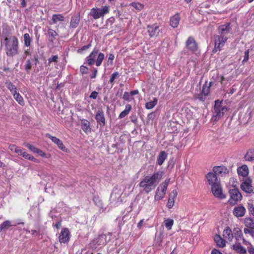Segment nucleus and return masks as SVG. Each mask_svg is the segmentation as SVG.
Listing matches in <instances>:
<instances>
[{
  "label": "nucleus",
  "mask_w": 254,
  "mask_h": 254,
  "mask_svg": "<svg viewBox=\"0 0 254 254\" xmlns=\"http://www.w3.org/2000/svg\"><path fill=\"white\" fill-rule=\"evenodd\" d=\"M46 136V137L51 139L52 142L56 144L58 147L62 150L65 151L66 150L65 147L64 145L63 142L60 139L57 138L55 136H53L49 133H47Z\"/></svg>",
  "instance_id": "obj_19"
},
{
  "label": "nucleus",
  "mask_w": 254,
  "mask_h": 254,
  "mask_svg": "<svg viewBox=\"0 0 254 254\" xmlns=\"http://www.w3.org/2000/svg\"><path fill=\"white\" fill-rule=\"evenodd\" d=\"M207 95L203 94L202 92L198 94H196L195 95V98L196 99H198L199 101L203 102L206 98Z\"/></svg>",
  "instance_id": "obj_48"
},
{
  "label": "nucleus",
  "mask_w": 254,
  "mask_h": 254,
  "mask_svg": "<svg viewBox=\"0 0 254 254\" xmlns=\"http://www.w3.org/2000/svg\"><path fill=\"white\" fill-rule=\"evenodd\" d=\"M105 58L104 54L101 52L98 53V50L95 48L85 60L89 65L95 64L97 66L101 65Z\"/></svg>",
  "instance_id": "obj_3"
},
{
  "label": "nucleus",
  "mask_w": 254,
  "mask_h": 254,
  "mask_svg": "<svg viewBox=\"0 0 254 254\" xmlns=\"http://www.w3.org/2000/svg\"><path fill=\"white\" fill-rule=\"evenodd\" d=\"M234 237L237 241L242 240L243 237L242 231L240 229L236 230V232L234 233Z\"/></svg>",
  "instance_id": "obj_44"
},
{
  "label": "nucleus",
  "mask_w": 254,
  "mask_h": 254,
  "mask_svg": "<svg viewBox=\"0 0 254 254\" xmlns=\"http://www.w3.org/2000/svg\"><path fill=\"white\" fill-rule=\"evenodd\" d=\"M237 173L239 176L246 177L249 174V168L247 165H243L237 168Z\"/></svg>",
  "instance_id": "obj_21"
},
{
  "label": "nucleus",
  "mask_w": 254,
  "mask_h": 254,
  "mask_svg": "<svg viewBox=\"0 0 254 254\" xmlns=\"http://www.w3.org/2000/svg\"><path fill=\"white\" fill-rule=\"evenodd\" d=\"M131 5L138 10H141L143 7V5L138 2H132Z\"/></svg>",
  "instance_id": "obj_50"
},
{
  "label": "nucleus",
  "mask_w": 254,
  "mask_h": 254,
  "mask_svg": "<svg viewBox=\"0 0 254 254\" xmlns=\"http://www.w3.org/2000/svg\"><path fill=\"white\" fill-rule=\"evenodd\" d=\"M158 100L156 98H153V99L151 101L147 102L145 104V108L148 110L153 108L157 104Z\"/></svg>",
  "instance_id": "obj_35"
},
{
  "label": "nucleus",
  "mask_w": 254,
  "mask_h": 254,
  "mask_svg": "<svg viewBox=\"0 0 254 254\" xmlns=\"http://www.w3.org/2000/svg\"><path fill=\"white\" fill-rule=\"evenodd\" d=\"M170 179H166L162 183H161L159 186L157 188L155 194L154 196V199L155 200H159L164 198L166 190L170 182Z\"/></svg>",
  "instance_id": "obj_5"
},
{
  "label": "nucleus",
  "mask_w": 254,
  "mask_h": 254,
  "mask_svg": "<svg viewBox=\"0 0 254 254\" xmlns=\"http://www.w3.org/2000/svg\"><path fill=\"white\" fill-rule=\"evenodd\" d=\"M32 67V63L30 60L26 61L25 64V69L27 73H29Z\"/></svg>",
  "instance_id": "obj_49"
},
{
  "label": "nucleus",
  "mask_w": 254,
  "mask_h": 254,
  "mask_svg": "<svg viewBox=\"0 0 254 254\" xmlns=\"http://www.w3.org/2000/svg\"><path fill=\"white\" fill-rule=\"evenodd\" d=\"M97 71L98 70L97 69H94L93 70V72L90 76L91 78H94L96 77Z\"/></svg>",
  "instance_id": "obj_59"
},
{
  "label": "nucleus",
  "mask_w": 254,
  "mask_h": 254,
  "mask_svg": "<svg viewBox=\"0 0 254 254\" xmlns=\"http://www.w3.org/2000/svg\"><path fill=\"white\" fill-rule=\"evenodd\" d=\"M36 153L38 154L40 156L42 157H46V154L39 149H38Z\"/></svg>",
  "instance_id": "obj_60"
},
{
  "label": "nucleus",
  "mask_w": 254,
  "mask_h": 254,
  "mask_svg": "<svg viewBox=\"0 0 254 254\" xmlns=\"http://www.w3.org/2000/svg\"><path fill=\"white\" fill-rule=\"evenodd\" d=\"M178 192L177 190H173L169 195V198L167 204L168 208H172L174 205L175 199L177 197Z\"/></svg>",
  "instance_id": "obj_17"
},
{
  "label": "nucleus",
  "mask_w": 254,
  "mask_h": 254,
  "mask_svg": "<svg viewBox=\"0 0 254 254\" xmlns=\"http://www.w3.org/2000/svg\"><path fill=\"white\" fill-rule=\"evenodd\" d=\"M180 20L179 14L178 13L175 14L170 18V25L173 28L178 27Z\"/></svg>",
  "instance_id": "obj_26"
},
{
  "label": "nucleus",
  "mask_w": 254,
  "mask_h": 254,
  "mask_svg": "<svg viewBox=\"0 0 254 254\" xmlns=\"http://www.w3.org/2000/svg\"><path fill=\"white\" fill-rule=\"evenodd\" d=\"M64 17L62 14H55L52 15V20L53 24H56L59 21H64Z\"/></svg>",
  "instance_id": "obj_31"
},
{
  "label": "nucleus",
  "mask_w": 254,
  "mask_h": 254,
  "mask_svg": "<svg viewBox=\"0 0 254 254\" xmlns=\"http://www.w3.org/2000/svg\"><path fill=\"white\" fill-rule=\"evenodd\" d=\"M244 158L246 161H253L254 160V148L249 149L245 155Z\"/></svg>",
  "instance_id": "obj_28"
},
{
  "label": "nucleus",
  "mask_w": 254,
  "mask_h": 254,
  "mask_svg": "<svg viewBox=\"0 0 254 254\" xmlns=\"http://www.w3.org/2000/svg\"><path fill=\"white\" fill-rule=\"evenodd\" d=\"M246 212V208L242 205H239L235 207L233 209V214L237 217H243Z\"/></svg>",
  "instance_id": "obj_20"
},
{
  "label": "nucleus",
  "mask_w": 254,
  "mask_h": 254,
  "mask_svg": "<svg viewBox=\"0 0 254 254\" xmlns=\"http://www.w3.org/2000/svg\"><path fill=\"white\" fill-rule=\"evenodd\" d=\"M252 182L250 178H244L241 185L242 190L247 193L253 192L254 189L252 186Z\"/></svg>",
  "instance_id": "obj_10"
},
{
  "label": "nucleus",
  "mask_w": 254,
  "mask_h": 254,
  "mask_svg": "<svg viewBox=\"0 0 254 254\" xmlns=\"http://www.w3.org/2000/svg\"><path fill=\"white\" fill-rule=\"evenodd\" d=\"M80 121L82 129L87 134L90 132L91 128L89 122L86 119H81Z\"/></svg>",
  "instance_id": "obj_23"
},
{
  "label": "nucleus",
  "mask_w": 254,
  "mask_h": 254,
  "mask_svg": "<svg viewBox=\"0 0 254 254\" xmlns=\"http://www.w3.org/2000/svg\"><path fill=\"white\" fill-rule=\"evenodd\" d=\"M13 96L14 99L18 103L19 105L21 106H23L24 105L23 98L19 93L16 92L13 94Z\"/></svg>",
  "instance_id": "obj_36"
},
{
  "label": "nucleus",
  "mask_w": 254,
  "mask_h": 254,
  "mask_svg": "<svg viewBox=\"0 0 254 254\" xmlns=\"http://www.w3.org/2000/svg\"><path fill=\"white\" fill-rule=\"evenodd\" d=\"M211 254H222L219 251L214 249L211 252Z\"/></svg>",
  "instance_id": "obj_64"
},
{
  "label": "nucleus",
  "mask_w": 254,
  "mask_h": 254,
  "mask_svg": "<svg viewBox=\"0 0 254 254\" xmlns=\"http://www.w3.org/2000/svg\"><path fill=\"white\" fill-rule=\"evenodd\" d=\"M206 178L207 182L211 187L220 183V180L218 179L217 175L213 172H209L206 175Z\"/></svg>",
  "instance_id": "obj_14"
},
{
  "label": "nucleus",
  "mask_w": 254,
  "mask_h": 254,
  "mask_svg": "<svg viewBox=\"0 0 254 254\" xmlns=\"http://www.w3.org/2000/svg\"><path fill=\"white\" fill-rule=\"evenodd\" d=\"M214 240L217 246L220 248H223L226 245L225 241L220 235H216L214 236Z\"/></svg>",
  "instance_id": "obj_27"
},
{
  "label": "nucleus",
  "mask_w": 254,
  "mask_h": 254,
  "mask_svg": "<svg viewBox=\"0 0 254 254\" xmlns=\"http://www.w3.org/2000/svg\"><path fill=\"white\" fill-rule=\"evenodd\" d=\"M80 70L82 74H85L87 72L88 68L86 66L82 65L80 66Z\"/></svg>",
  "instance_id": "obj_56"
},
{
  "label": "nucleus",
  "mask_w": 254,
  "mask_h": 254,
  "mask_svg": "<svg viewBox=\"0 0 254 254\" xmlns=\"http://www.w3.org/2000/svg\"><path fill=\"white\" fill-rule=\"evenodd\" d=\"M211 191L213 194L217 198L224 199L226 195L222 192V189L220 183L211 187Z\"/></svg>",
  "instance_id": "obj_11"
},
{
  "label": "nucleus",
  "mask_w": 254,
  "mask_h": 254,
  "mask_svg": "<svg viewBox=\"0 0 254 254\" xmlns=\"http://www.w3.org/2000/svg\"><path fill=\"white\" fill-rule=\"evenodd\" d=\"M248 205L250 213L254 216V204L252 203H248Z\"/></svg>",
  "instance_id": "obj_51"
},
{
  "label": "nucleus",
  "mask_w": 254,
  "mask_h": 254,
  "mask_svg": "<svg viewBox=\"0 0 254 254\" xmlns=\"http://www.w3.org/2000/svg\"><path fill=\"white\" fill-rule=\"evenodd\" d=\"M131 110V106L130 104L126 105L125 109L120 114L119 118L120 119L124 118L129 114Z\"/></svg>",
  "instance_id": "obj_33"
},
{
  "label": "nucleus",
  "mask_w": 254,
  "mask_h": 254,
  "mask_svg": "<svg viewBox=\"0 0 254 254\" xmlns=\"http://www.w3.org/2000/svg\"><path fill=\"white\" fill-rule=\"evenodd\" d=\"M14 152L18 154V155L22 156L23 157L26 159L33 161L34 162H37V159L25 151H24L23 150L19 149L18 147H15Z\"/></svg>",
  "instance_id": "obj_16"
},
{
  "label": "nucleus",
  "mask_w": 254,
  "mask_h": 254,
  "mask_svg": "<svg viewBox=\"0 0 254 254\" xmlns=\"http://www.w3.org/2000/svg\"><path fill=\"white\" fill-rule=\"evenodd\" d=\"M231 27L230 23H227L225 24L221 25L218 28V33L220 35H226L230 32Z\"/></svg>",
  "instance_id": "obj_15"
},
{
  "label": "nucleus",
  "mask_w": 254,
  "mask_h": 254,
  "mask_svg": "<svg viewBox=\"0 0 254 254\" xmlns=\"http://www.w3.org/2000/svg\"><path fill=\"white\" fill-rule=\"evenodd\" d=\"M186 48L191 52H195L197 50V44L192 37H189L186 42Z\"/></svg>",
  "instance_id": "obj_13"
},
{
  "label": "nucleus",
  "mask_w": 254,
  "mask_h": 254,
  "mask_svg": "<svg viewBox=\"0 0 254 254\" xmlns=\"http://www.w3.org/2000/svg\"><path fill=\"white\" fill-rule=\"evenodd\" d=\"M248 251L250 254H254V247L252 245L249 246Z\"/></svg>",
  "instance_id": "obj_58"
},
{
  "label": "nucleus",
  "mask_w": 254,
  "mask_h": 254,
  "mask_svg": "<svg viewBox=\"0 0 254 254\" xmlns=\"http://www.w3.org/2000/svg\"><path fill=\"white\" fill-rule=\"evenodd\" d=\"M5 84L12 95L17 92V88L12 82H6Z\"/></svg>",
  "instance_id": "obj_40"
},
{
  "label": "nucleus",
  "mask_w": 254,
  "mask_h": 254,
  "mask_svg": "<svg viewBox=\"0 0 254 254\" xmlns=\"http://www.w3.org/2000/svg\"><path fill=\"white\" fill-rule=\"evenodd\" d=\"M24 146L28 148L31 151L34 152V153H37L38 148L35 147L32 145H31L30 144L28 143H24Z\"/></svg>",
  "instance_id": "obj_46"
},
{
  "label": "nucleus",
  "mask_w": 254,
  "mask_h": 254,
  "mask_svg": "<svg viewBox=\"0 0 254 254\" xmlns=\"http://www.w3.org/2000/svg\"><path fill=\"white\" fill-rule=\"evenodd\" d=\"M228 37L226 35H216L214 36V48L213 51H220L225 45Z\"/></svg>",
  "instance_id": "obj_7"
},
{
  "label": "nucleus",
  "mask_w": 254,
  "mask_h": 254,
  "mask_svg": "<svg viewBox=\"0 0 254 254\" xmlns=\"http://www.w3.org/2000/svg\"><path fill=\"white\" fill-rule=\"evenodd\" d=\"M54 227H56L57 229H59L61 227V222L58 221L55 224H53Z\"/></svg>",
  "instance_id": "obj_61"
},
{
  "label": "nucleus",
  "mask_w": 254,
  "mask_h": 254,
  "mask_svg": "<svg viewBox=\"0 0 254 254\" xmlns=\"http://www.w3.org/2000/svg\"><path fill=\"white\" fill-rule=\"evenodd\" d=\"M211 84L212 82H210L208 84L207 81H206L203 85L201 92L207 96L209 93L210 87L211 86Z\"/></svg>",
  "instance_id": "obj_38"
},
{
  "label": "nucleus",
  "mask_w": 254,
  "mask_h": 254,
  "mask_svg": "<svg viewBox=\"0 0 254 254\" xmlns=\"http://www.w3.org/2000/svg\"><path fill=\"white\" fill-rule=\"evenodd\" d=\"M79 17L78 16L72 17L70 21V27L71 28H76L79 24Z\"/></svg>",
  "instance_id": "obj_34"
},
{
  "label": "nucleus",
  "mask_w": 254,
  "mask_h": 254,
  "mask_svg": "<svg viewBox=\"0 0 254 254\" xmlns=\"http://www.w3.org/2000/svg\"><path fill=\"white\" fill-rule=\"evenodd\" d=\"M167 157V153L164 151H161L159 154L157 158V163L159 165H161L166 159Z\"/></svg>",
  "instance_id": "obj_30"
},
{
  "label": "nucleus",
  "mask_w": 254,
  "mask_h": 254,
  "mask_svg": "<svg viewBox=\"0 0 254 254\" xmlns=\"http://www.w3.org/2000/svg\"><path fill=\"white\" fill-rule=\"evenodd\" d=\"M58 58H59L57 55L52 56L48 59V64H50L52 62L57 63Z\"/></svg>",
  "instance_id": "obj_52"
},
{
  "label": "nucleus",
  "mask_w": 254,
  "mask_h": 254,
  "mask_svg": "<svg viewBox=\"0 0 254 254\" xmlns=\"http://www.w3.org/2000/svg\"><path fill=\"white\" fill-rule=\"evenodd\" d=\"M148 32L151 37L157 36L160 32L159 27L157 25L148 26Z\"/></svg>",
  "instance_id": "obj_24"
},
{
  "label": "nucleus",
  "mask_w": 254,
  "mask_h": 254,
  "mask_svg": "<svg viewBox=\"0 0 254 254\" xmlns=\"http://www.w3.org/2000/svg\"><path fill=\"white\" fill-rule=\"evenodd\" d=\"M233 248L237 253L240 254H246L247 253L246 249L242 246L239 243H236L234 244L233 245Z\"/></svg>",
  "instance_id": "obj_25"
},
{
  "label": "nucleus",
  "mask_w": 254,
  "mask_h": 254,
  "mask_svg": "<svg viewBox=\"0 0 254 254\" xmlns=\"http://www.w3.org/2000/svg\"><path fill=\"white\" fill-rule=\"evenodd\" d=\"M249 50H248L246 51L245 52V55H244V59L243 60V62H246L248 61V60H249Z\"/></svg>",
  "instance_id": "obj_55"
},
{
  "label": "nucleus",
  "mask_w": 254,
  "mask_h": 254,
  "mask_svg": "<svg viewBox=\"0 0 254 254\" xmlns=\"http://www.w3.org/2000/svg\"><path fill=\"white\" fill-rule=\"evenodd\" d=\"M24 44L26 47H29L32 42V39L28 33H25L23 35Z\"/></svg>",
  "instance_id": "obj_41"
},
{
  "label": "nucleus",
  "mask_w": 254,
  "mask_h": 254,
  "mask_svg": "<svg viewBox=\"0 0 254 254\" xmlns=\"http://www.w3.org/2000/svg\"><path fill=\"white\" fill-rule=\"evenodd\" d=\"M244 232L245 234H249L252 238H254V229L246 227L244 229Z\"/></svg>",
  "instance_id": "obj_47"
},
{
  "label": "nucleus",
  "mask_w": 254,
  "mask_h": 254,
  "mask_svg": "<svg viewBox=\"0 0 254 254\" xmlns=\"http://www.w3.org/2000/svg\"><path fill=\"white\" fill-rule=\"evenodd\" d=\"M95 119L98 124H99L102 126H105V119L104 112L102 111H99L97 113L95 116Z\"/></svg>",
  "instance_id": "obj_22"
},
{
  "label": "nucleus",
  "mask_w": 254,
  "mask_h": 254,
  "mask_svg": "<svg viewBox=\"0 0 254 254\" xmlns=\"http://www.w3.org/2000/svg\"><path fill=\"white\" fill-rule=\"evenodd\" d=\"M107 235L106 234L101 235L99 237L98 242H99V245H106L110 240H107Z\"/></svg>",
  "instance_id": "obj_43"
},
{
  "label": "nucleus",
  "mask_w": 254,
  "mask_h": 254,
  "mask_svg": "<svg viewBox=\"0 0 254 254\" xmlns=\"http://www.w3.org/2000/svg\"><path fill=\"white\" fill-rule=\"evenodd\" d=\"M119 75V72H114L112 75H111V77L110 78V82L111 83H112L114 82L115 78L118 77V76Z\"/></svg>",
  "instance_id": "obj_53"
},
{
  "label": "nucleus",
  "mask_w": 254,
  "mask_h": 254,
  "mask_svg": "<svg viewBox=\"0 0 254 254\" xmlns=\"http://www.w3.org/2000/svg\"><path fill=\"white\" fill-rule=\"evenodd\" d=\"M174 221L172 219L167 218L164 220V225L167 230L172 229Z\"/></svg>",
  "instance_id": "obj_37"
},
{
  "label": "nucleus",
  "mask_w": 254,
  "mask_h": 254,
  "mask_svg": "<svg viewBox=\"0 0 254 254\" xmlns=\"http://www.w3.org/2000/svg\"><path fill=\"white\" fill-rule=\"evenodd\" d=\"M70 232L69 229L67 228H64L62 229L59 237V241L60 243H66L69 241Z\"/></svg>",
  "instance_id": "obj_12"
},
{
  "label": "nucleus",
  "mask_w": 254,
  "mask_h": 254,
  "mask_svg": "<svg viewBox=\"0 0 254 254\" xmlns=\"http://www.w3.org/2000/svg\"><path fill=\"white\" fill-rule=\"evenodd\" d=\"M98 95V93L97 92L95 91H93L90 95V98L93 99H96Z\"/></svg>",
  "instance_id": "obj_57"
},
{
  "label": "nucleus",
  "mask_w": 254,
  "mask_h": 254,
  "mask_svg": "<svg viewBox=\"0 0 254 254\" xmlns=\"http://www.w3.org/2000/svg\"><path fill=\"white\" fill-rule=\"evenodd\" d=\"M26 232H27V233H31V234L33 235H36L38 234V232L36 230H32L31 231L30 230H26Z\"/></svg>",
  "instance_id": "obj_62"
},
{
  "label": "nucleus",
  "mask_w": 254,
  "mask_h": 254,
  "mask_svg": "<svg viewBox=\"0 0 254 254\" xmlns=\"http://www.w3.org/2000/svg\"><path fill=\"white\" fill-rule=\"evenodd\" d=\"M110 7L108 6H104L102 8H92L89 13V15L94 19H97L104 16L109 12Z\"/></svg>",
  "instance_id": "obj_6"
},
{
  "label": "nucleus",
  "mask_w": 254,
  "mask_h": 254,
  "mask_svg": "<svg viewBox=\"0 0 254 254\" xmlns=\"http://www.w3.org/2000/svg\"><path fill=\"white\" fill-rule=\"evenodd\" d=\"M212 171L215 175H220L222 176L229 173L228 169L223 166H215Z\"/></svg>",
  "instance_id": "obj_18"
},
{
  "label": "nucleus",
  "mask_w": 254,
  "mask_h": 254,
  "mask_svg": "<svg viewBox=\"0 0 254 254\" xmlns=\"http://www.w3.org/2000/svg\"><path fill=\"white\" fill-rule=\"evenodd\" d=\"M91 46V44L90 43H89V44H88L87 45H85V46H83L82 47H81L80 49H78V52L81 53L82 51L89 49Z\"/></svg>",
  "instance_id": "obj_54"
},
{
  "label": "nucleus",
  "mask_w": 254,
  "mask_h": 254,
  "mask_svg": "<svg viewBox=\"0 0 254 254\" xmlns=\"http://www.w3.org/2000/svg\"><path fill=\"white\" fill-rule=\"evenodd\" d=\"M123 99L128 102H130L133 100V98L131 97V94L129 92H125L123 96Z\"/></svg>",
  "instance_id": "obj_45"
},
{
  "label": "nucleus",
  "mask_w": 254,
  "mask_h": 254,
  "mask_svg": "<svg viewBox=\"0 0 254 254\" xmlns=\"http://www.w3.org/2000/svg\"><path fill=\"white\" fill-rule=\"evenodd\" d=\"M124 192L122 191L121 187L119 188L116 187L114 189L110 196V200L112 202H115V204L121 203L123 200L121 198Z\"/></svg>",
  "instance_id": "obj_9"
},
{
  "label": "nucleus",
  "mask_w": 254,
  "mask_h": 254,
  "mask_svg": "<svg viewBox=\"0 0 254 254\" xmlns=\"http://www.w3.org/2000/svg\"><path fill=\"white\" fill-rule=\"evenodd\" d=\"M223 236L229 241H231L233 238V235L232 233L231 229L227 227H226L223 232Z\"/></svg>",
  "instance_id": "obj_29"
},
{
  "label": "nucleus",
  "mask_w": 254,
  "mask_h": 254,
  "mask_svg": "<svg viewBox=\"0 0 254 254\" xmlns=\"http://www.w3.org/2000/svg\"><path fill=\"white\" fill-rule=\"evenodd\" d=\"M244 223L247 228L254 229V219L247 217L244 220Z\"/></svg>",
  "instance_id": "obj_32"
},
{
  "label": "nucleus",
  "mask_w": 254,
  "mask_h": 254,
  "mask_svg": "<svg viewBox=\"0 0 254 254\" xmlns=\"http://www.w3.org/2000/svg\"><path fill=\"white\" fill-rule=\"evenodd\" d=\"M114 58H115V56L113 54H110L109 58H108V61H110L111 63L112 64Z\"/></svg>",
  "instance_id": "obj_63"
},
{
  "label": "nucleus",
  "mask_w": 254,
  "mask_h": 254,
  "mask_svg": "<svg viewBox=\"0 0 254 254\" xmlns=\"http://www.w3.org/2000/svg\"><path fill=\"white\" fill-rule=\"evenodd\" d=\"M230 199L228 202L232 205H235L237 202L240 201L242 199V195L238 189L236 188H233L230 189L229 190Z\"/></svg>",
  "instance_id": "obj_8"
},
{
  "label": "nucleus",
  "mask_w": 254,
  "mask_h": 254,
  "mask_svg": "<svg viewBox=\"0 0 254 254\" xmlns=\"http://www.w3.org/2000/svg\"><path fill=\"white\" fill-rule=\"evenodd\" d=\"M12 225L11 221L9 220H6L3 222L1 225H0V232L2 230H7Z\"/></svg>",
  "instance_id": "obj_39"
},
{
  "label": "nucleus",
  "mask_w": 254,
  "mask_h": 254,
  "mask_svg": "<svg viewBox=\"0 0 254 254\" xmlns=\"http://www.w3.org/2000/svg\"><path fill=\"white\" fill-rule=\"evenodd\" d=\"M48 34L49 37V40L52 42L56 39V37L58 35L56 31L52 29L48 30Z\"/></svg>",
  "instance_id": "obj_42"
},
{
  "label": "nucleus",
  "mask_w": 254,
  "mask_h": 254,
  "mask_svg": "<svg viewBox=\"0 0 254 254\" xmlns=\"http://www.w3.org/2000/svg\"><path fill=\"white\" fill-rule=\"evenodd\" d=\"M228 109L226 106H223L222 102L219 100L215 101L214 106V113L213 119L214 121H218L222 117L225 112L228 111Z\"/></svg>",
  "instance_id": "obj_4"
},
{
  "label": "nucleus",
  "mask_w": 254,
  "mask_h": 254,
  "mask_svg": "<svg viewBox=\"0 0 254 254\" xmlns=\"http://www.w3.org/2000/svg\"><path fill=\"white\" fill-rule=\"evenodd\" d=\"M5 51L7 57H13L19 54V41L15 36L5 37L4 39Z\"/></svg>",
  "instance_id": "obj_2"
},
{
  "label": "nucleus",
  "mask_w": 254,
  "mask_h": 254,
  "mask_svg": "<svg viewBox=\"0 0 254 254\" xmlns=\"http://www.w3.org/2000/svg\"><path fill=\"white\" fill-rule=\"evenodd\" d=\"M163 172L157 171L152 175L145 176L140 182L139 186L142 188V191L148 193L154 190L162 180Z\"/></svg>",
  "instance_id": "obj_1"
}]
</instances>
